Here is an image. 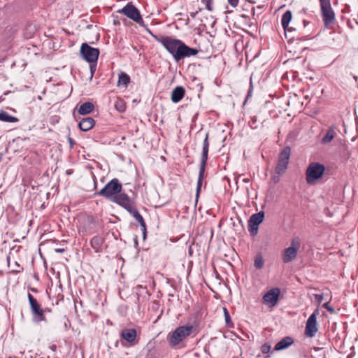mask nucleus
<instances>
[{
  "instance_id": "obj_3",
  "label": "nucleus",
  "mask_w": 358,
  "mask_h": 358,
  "mask_svg": "<svg viewBox=\"0 0 358 358\" xmlns=\"http://www.w3.org/2000/svg\"><path fill=\"white\" fill-rule=\"evenodd\" d=\"M208 148H209V142H208V134H206V137L203 142V148H202V155H201V164H200V169H199V177L197 180V185H196V199L199 197L202 182L204 178V173H205V168L206 165V162L208 160Z\"/></svg>"
},
{
  "instance_id": "obj_14",
  "label": "nucleus",
  "mask_w": 358,
  "mask_h": 358,
  "mask_svg": "<svg viewBox=\"0 0 358 358\" xmlns=\"http://www.w3.org/2000/svg\"><path fill=\"white\" fill-rule=\"evenodd\" d=\"M280 294V290L279 288H273L264 295L262 302L268 307L273 308L277 304Z\"/></svg>"
},
{
  "instance_id": "obj_16",
  "label": "nucleus",
  "mask_w": 358,
  "mask_h": 358,
  "mask_svg": "<svg viewBox=\"0 0 358 358\" xmlns=\"http://www.w3.org/2000/svg\"><path fill=\"white\" fill-rule=\"evenodd\" d=\"M185 94V88L182 86H177L171 92V99L173 103H178L182 99Z\"/></svg>"
},
{
  "instance_id": "obj_27",
  "label": "nucleus",
  "mask_w": 358,
  "mask_h": 358,
  "mask_svg": "<svg viewBox=\"0 0 358 358\" xmlns=\"http://www.w3.org/2000/svg\"><path fill=\"white\" fill-rule=\"evenodd\" d=\"M7 262H8V266L10 268V272L13 273H20L23 268L20 266V265L17 262H15L13 264H11L10 262V257H7Z\"/></svg>"
},
{
  "instance_id": "obj_36",
  "label": "nucleus",
  "mask_w": 358,
  "mask_h": 358,
  "mask_svg": "<svg viewBox=\"0 0 358 358\" xmlns=\"http://www.w3.org/2000/svg\"><path fill=\"white\" fill-rule=\"evenodd\" d=\"M324 308H325L328 311H329L330 313H334V308L331 307L329 306V303H326L324 304Z\"/></svg>"
},
{
  "instance_id": "obj_7",
  "label": "nucleus",
  "mask_w": 358,
  "mask_h": 358,
  "mask_svg": "<svg viewBox=\"0 0 358 358\" xmlns=\"http://www.w3.org/2000/svg\"><path fill=\"white\" fill-rule=\"evenodd\" d=\"M301 243L299 238H294L291 241L289 247L285 248L282 254V260L285 264L292 262L297 256Z\"/></svg>"
},
{
  "instance_id": "obj_2",
  "label": "nucleus",
  "mask_w": 358,
  "mask_h": 358,
  "mask_svg": "<svg viewBox=\"0 0 358 358\" xmlns=\"http://www.w3.org/2000/svg\"><path fill=\"white\" fill-rule=\"evenodd\" d=\"M195 330L192 324L179 326L167 336V341L171 348L179 345L182 341L189 337Z\"/></svg>"
},
{
  "instance_id": "obj_15",
  "label": "nucleus",
  "mask_w": 358,
  "mask_h": 358,
  "mask_svg": "<svg viewBox=\"0 0 358 358\" xmlns=\"http://www.w3.org/2000/svg\"><path fill=\"white\" fill-rule=\"evenodd\" d=\"M317 330L316 315L313 313L307 320L305 334L308 337L313 338L315 336Z\"/></svg>"
},
{
  "instance_id": "obj_32",
  "label": "nucleus",
  "mask_w": 358,
  "mask_h": 358,
  "mask_svg": "<svg viewBox=\"0 0 358 358\" xmlns=\"http://www.w3.org/2000/svg\"><path fill=\"white\" fill-rule=\"evenodd\" d=\"M212 1L213 0H201V2L206 4V8L209 11L213 10Z\"/></svg>"
},
{
  "instance_id": "obj_40",
  "label": "nucleus",
  "mask_w": 358,
  "mask_h": 358,
  "mask_svg": "<svg viewBox=\"0 0 358 358\" xmlns=\"http://www.w3.org/2000/svg\"><path fill=\"white\" fill-rule=\"evenodd\" d=\"M55 252L57 253H63L65 250L64 248H56L55 249Z\"/></svg>"
},
{
  "instance_id": "obj_38",
  "label": "nucleus",
  "mask_w": 358,
  "mask_h": 358,
  "mask_svg": "<svg viewBox=\"0 0 358 358\" xmlns=\"http://www.w3.org/2000/svg\"><path fill=\"white\" fill-rule=\"evenodd\" d=\"M315 297L319 303H320L323 299V296L322 294H315Z\"/></svg>"
},
{
  "instance_id": "obj_24",
  "label": "nucleus",
  "mask_w": 358,
  "mask_h": 358,
  "mask_svg": "<svg viewBox=\"0 0 358 358\" xmlns=\"http://www.w3.org/2000/svg\"><path fill=\"white\" fill-rule=\"evenodd\" d=\"M0 120L6 122H16L18 119L14 116L9 115L4 110L0 111Z\"/></svg>"
},
{
  "instance_id": "obj_46",
  "label": "nucleus",
  "mask_w": 358,
  "mask_h": 358,
  "mask_svg": "<svg viewBox=\"0 0 358 358\" xmlns=\"http://www.w3.org/2000/svg\"><path fill=\"white\" fill-rule=\"evenodd\" d=\"M9 358H11V357H9Z\"/></svg>"
},
{
  "instance_id": "obj_22",
  "label": "nucleus",
  "mask_w": 358,
  "mask_h": 358,
  "mask_svg": "<svg viewBox=\"0 0 358 358\" xmlns=\"http://www.w3.org/2000/svg\"><path fill=\"white\" fill-rule=\"evenodd\" d=\"M94 109V106L91 102L83 103L78 108V113L85 115L90 113Z\"/></svg>"
},
{
  "instance_id": "obj_23",
  "label": "nucleus",
  "mask_w": 358,
  "mask_h": 358,
  "mask_svg": "<svg viewBox=\"0 0 358 358\" xmlns=\"http://www.w3.org/2000/svg\"><path fill=\"white\" fill-rule=\"evenodd\" d=\"M129 82H130V77L128 74H127L124 72H121L119 74L118 82H117L118 86L122 85L123 87H127L128 84L129 83Z\"/></svg>"
},
{
  "instance_id": "obj_26",
  "label": "nucleus",
  "mask_w": 358,
  "mask_h": 358,
  "mask_svg": "<svg viewBox=\"0 0 358 358\" xmlns=\"http://www.w3.org/2000/svg\"><path fill=\"white\" fill-rule=\"evenodd\" d=\"M92 247L96 252H98L103 244V239L99 236H94L90 241Z\"/></svg>"
},
{
  "instance_id": "obj_33",
  "label": "nucleus",
  "mask_w": 358,
  "mask_h": 358,
  "mask_svg": "<svg viewBox=\"0 0 358 358\" xmlns=\"http://www.w3.org/2000/svg\"><path fill=\"white\" fill-rule=\"evenodd\" d=\"M261 350L262 352L264 354L268 353L269 351L271 350V345L267 343H265L262 346Z\"/></svg>"
},
{
  "instance_id": "obj_17",
  "label": "nucleus",
  "mask_w": 358,
  "mask_h": 358,
  "mask_svg": "<svg viewBox=\"0 0 358 358\" xmlns=\"http://www.w3.org/2000/svg\"><path fill=\"white\" fill-rule=\"evenodd\" d=\"M338 129L335 125H331L327 129L326 134L323 136L321 140L322 143L327 144L330 143L336 136Z\"/></svg>"
},
{
  "instance_id": "obj_12",
  "label": "nucleus",
  "mask_w": 358,
  "mask_h": 358,
  "mask_svg": "<svg viewBox=\"0 0 358 358\" xmlns=\"http://www.w3.org/2000/svg\"><path fill=\"white\" fill-rule=\"evenodd\" d=\"M111 201L123 207L129 213L136 207L131 198L126 193H122V192L113 196Z\"/></svg>"
},
{
  "instance_id": "obj_34",
  "label": "nucleus",
  "mask_w": 358,
  "mask_h": 358,
  "mask_svg": "<svg viewBox=\"0 0 358 358\" xmlns=\"http://www.w3.org/2000/svg\"><path fill=\"white\" fill-rule=\"evenodd\" d=\"M238 2L239 0H228V3L234 8L238 6Z\"/></svg>"
},
{
  "instance_id": "obj_39",
  "label": "nucleus",
  "mask_w": 358,
  "mask_h": 358,
  "mask_svg": "<svg viewBox=\"0 0 358 358\" xmlns=\"http://www.w3.org/2000/svg\"><path fill=\"white\" fill-rule=\"evenodd\" d=\"M202 10V8H199V10L196 11V12H192L190 13V16L192 17V18H195L196 15L198 14V13L199 11H201Z\"/></svg>"
},
{
  "instance_id": "obj_44",
  "label": "nucleus",
  "mask_w": 358,
  "mask_h": 358,
  "mask_svg": "<svg viewBox=\"0 0 358 358\" xmlns=\"http://www.w3.org/2000/svg\"><path fill=\"white\" fill-rule=\"evenodd\" d=\"M352 354H350L347 356V358H352Z\"/></svg>"
},
{
  "instance_id": "obj_31",
  "label": "nucleus",
  "mask_w": 358,
  "mask_h": 358,
  "mask_svg": "<svg viewBox=\"0 0 358 358\" xmlns=\"http://www.w3.org/2000/svg\"><path fill=\"white\" fill-rule=\"evenodd\" d=\"M258 122H259V120L257 119V117L254 115L250 117V120L248 122V124L252 129H255L259 127Z\"/></svg>"
},
{
  "instance_id": "obj_41",
  "label": "nucleus",
  "mask_w": 358,
  "mask_h": 358,
  "mask_svg": "<svg viewBox=\"0 0 358 358\" xmlns=\"http://www.w3.org/2000/svg\"><path fill=\"white\" fill-rule=\"evenodd\" d=\"M51 350H53V351H55L56 349H57V345H52L51 347H50Z\"/></svg>"
},
{
  "instance_id": "obj_19",
  "label": "nucleus",
  "mask_w": 358,
  "mask_h": 358,
  "mask_svg": "<svg viewBox=\"0 0 358 358\" xmlns=\"http://www.w3.org/2000/svg\"><path fill=\"white\" fill-rule=\"evenodd\" d=\"M129 213L131 214L134 216V217L136 220V221L140 224V225L142 228V231H143V238L145 239L146 237L147 231H146V224H145L143 217L138 213V211L136 207L134 208V210L130 211Z\"/></svg>"
},
{
  "instance_id": "obj_25",
  "label": "nucleus",
  "mask_w": 358,
  "mask_h": 358,
  "mask_svg": "<svg viewBox=\"0 0 358 358\" xmlns=\"http://www.w3.org/2000/svg\"><path fill=\"white\" fill-rule=\"evenodd\" d=\"M292 14L290 10H287L282 16L281 24L285 30L287 29L289 23L292 20Z\"/></svg>"
},
{
  "instance_id": "obj_5",
  "label": "nucleus",
  "mask_w": 358,
  "mask_h": 358,
  "mask_svg": "<svg viewBox=\"0 0 358 358\" xmlns=\"http://www.w3.org/2000/svg\"><path fill=\"white\" fill-rule=\"evenodd\" d=\"M322 21L326 27L333 24L336 21V16L333 10L330 0H319Z\"/></svg>"
},
{
  "instance_id": "obj_42",
  "label": "nucleus",
  "mask_w": 358,
  "mask_h": 358,
  "mask_svg": "<svg viewBox=\"0 0 358 358\" xmlns=\"http://www.w3.org/2000/svg\"><path fill=\"white\" fill-rule=\"evenodd\" d=\"M88 220H89V221H90V222H94V218H93L92 217H90L88 218Z\"/></svg>"
},
{
  "instance_id": "obj_11",
  "label": "nucleus",
  "mask_w": 358,
  "mask_h": 358,
  "mask_svg": "<svg viewBox=\"0 0 358 358\" xmlns=\"http://www.w3.org/2000/svg\"><path fill=\"white\" fill-rule=\"evenodd\" d=\"M27 297L31 310L33 314L34 320L37 322L46 321L45 310L41 308V305L38 303L37 300L30 293H28Z\"/></svg>"
},
{
  "instance_id": "obj_30",
  "label": "nucleus",
  "mask_w": 358,
  "mask_h": 358,
  "mask_svg": "<svg viewBox=\"0 0 358 358\" xmlns=\"http://www.w3.org/2000/svg\"><path fill=\"white\" fill-rule=\"evenodd\" d=\"M223 312H224V320H225V322L227 324V326L229 327H233V323H232V322L231 320V317H230V315H229V313L227 308L224 307L223 308Z\"/></svg>"
},
{
  "instance_id": "obj_20",
  "label": "nucleus",
  "mask_w": 358,
  "mask_h": 358,
  "mask_svg": "<svg viewBox=\"0 0 358 358\" xmlns=\"http://www.w3.org/2000/svg\"><path fill=\"white\" fill-rule=\"evenodd\" d=\"M294 343L293 338L290 336H286L278 342L274 348L275 350H282L287 348Z\"/></svg>"
},
{
  "instance_id": "obj_13",
  "label": "nucleus",
  "mask_w": 358,
  "mask_h": 358,
  "mask_svg": "<svg viewBox=\"0 0 358 358\" xmlns=\"http://www.w3.org/2000/svg\"><path fill=\"white\" fill-rule=\"evenodd\" d=\"M264 217V211H260L250 216L248 220V231L251 236H254L257 235L258 231V226L263 222Z\"/></svg>"
},
{
  "instance_id": "obj_28",
  "label": "nucleus",
  "mask_w": 358,
  "mask_h": 358,
  "mask_svg": "<svg viewBox=\"0 0 358 358\" xmlns=\"http://www.w3.org/2000/svg\"><path fill=\"white\" fill-rule=\"evenodd\" d=\"M264 264V261L262 256L259 254L257 255L255 259V262H254L255 267L257 269H261L263 268Z\"/></svg>"
},
{
  "instance_id": "obj_37",
  "label": "nucleus",
  "mask_w": 358,
  "mask_h": 358,
  "mask_svg": "<svg viewBox=\"0 0 358 358\" xmlns=\"http://www.w3.org/2000/svg\"><path fill=\"white\" fill-rule=\"evenodd\" d=\"M68 141L70 144V147L72 148L73 147V145H75L74 140L71 137H68Z\"/></svg>"
},
{
  "instance_id": "obj_9",
  "label": "nucleus",
  "mask_w": 358,
  "mask_h": 358,
  "mask_svg": "<svg viewBox=\"0 0 358 358\" xmlns=\"http://www.w3.org/2000/svg\"><path fill=\"white\" fill-rule=\"evenodd\" d=\"M291 154V148L289 146H286L280 152L278 156V164L275 167V172L278 175L283 174L289 164V157Z\"/></svg>"
},
{
  "instance_id": "obj_4",
  "label": "nucleus",
  "mask_w": 358,
  "mask_h": 358,
  "mask_svg": "<svg viewBox=\"0 0 358 358\" xmlns=\"http://www.w3.org/2000/svg\"><path fill=\"white\" fill-rule=\"evenodd\" d=\"M325 171L323 164L317 162H311L306 171V182L309 185L314 184L316 180L320 179Z\"/></svg>"
},
{
  "instance_id": "obj_21",
  "label": "nucleus",
  "mask_w": 358,
  "mask_h": 358,
  "mask_svg": "<svg viewBox=\"0 0 358 358\" xmlns=\"http://www.w3.org/2000/svg\"><path fill=\"white\" fill-rule=\"evenodd\" d=\"M95 124V120L90 117L83 118L79 123V128L84 131L91 129Z\"/></svg>"
},
{
  "instance_id": "obj_35",
  "label": "nucleus",
  "mask_w": 358,
  "mask_h": 358,
  "mask_svg": "<svg viewBox=\"0 0 358 358\" xmlns=\"http://www.w3.org/2000/svg\"><path fill=\"white\" fill-rule=\"evenodd\" d=\"M90 72H91V76L92 77L95 71H96V64L93 63H90Z\"/></svg>"
},
{
  "instance_id": "obj_1",
  "label": "nucleus",
  "mask_w": 358,
  "mask_h": 358,
  "mask_svg": "<svg viewBox=\"0 0 358 358\" xmlns=\"http://www.w3.org/2000/svg\"><path fill=\"white\" fill-rule=\"evenodd\" d=\"M149 33L156 41L163 45L176 62L186 57L195 56L199 52L197 49L189 47L180 39L171 36L155 35L150 31Z\"/></svg>"
},
{
  "instance_id": "obj_45",
  "label": "nucleus",
  "mask_w": 358,
  "mask_h": 358,
  "mask_svg": "<svg viewBox=\"0 0 358 358\" xmlns=\"http://www.w3.org/2000/svg\"><path fill=\"white\" fill-rule=\"evenodd\" d=\"M66 173H67V174H70V173H71V171H66Z\"/></svg>"
},
{
  "instance_id": "obj_43",
  "label": "nucleus",
  "mask_w": 358,
  "mask_h": 358,
  "mask_svg": "<svg viewBox=\"0 0 358 358\" xmlns=\"http://www.w3.org/2000/svg\"><path fill=\"white\" fill-rule=\"evenodd\" d=\"M43 310H45V313H46V312H50V311H51V310H50V309H49V308H47L43 309Z\"/></svg>"
},
{
  "instance_id": "obj_18",
  "label": "nucleus",
  "mask_w": 358,
  "mask_h": 358,
  "mask_svg": "<svg viewBox=\"0 0 358 358\" xmlns=\"http://www.w3.org/2000/svg\"><path fill=\"white\" fill-rule=\"evenodd\" d=\"M120 336L128 343H133L136 338V331L134 329H124L121 331Z\"/></svg>"
},
{
  "instance_id": "obj_29",
  "label": "nucleus",
  "mask_w": 358,
  "mask_h": 358,
  "mask_svg": "<svg viewBox=\"0 0 358 358\" xmlns=\"http://www.w3.org/2000/svg\"><path fill=\"white\" fill-rule=\"evenodd\" d=\"M115 108L119 112H124L126 109L124 101L122 99H117L115 103Z\"/></svg>"
},
{
  "instance_id": "obj_10",
  "label": "nucleus",
  "mask_w": 358,
  "mask_h": 358,
  "mask_svg": "<svg viewBox=\"0 0 358 358\" xmlns=\"http://www.w3.org/2000/svg\"><path fill=\"white\" fill-rule=\"evenodd\" d=\"M82 57L89 63H96L99 50L97 48L90 46L87 43H84L81 45L80 50Z\"/></svg>"
},
{
  "instance_id": "obj_6",
  "label": "nucleus",
  "mask_w": 358,
  "mask_h": 358,
  "mask_svg": "<svg viewBox=\"0 0 358 358\" xmlns=\"http://www.w3.org/2000/svg\"><path fill=\"white\" fill-rule=\"evenodd\" d=\"M122 186L117 178L112 179L101 189L98 195L112 200L113 196L122 192Z\"/></svg>"
},
{
  "instance_id": "obj_8",
  "label": "nucleus",
  "mask_w": 358,
  "mask_h": 358,
  "mask_svg": "<svg viewBox=\"0 0 358 358\" xmlns=\"http://www.w3.org/2000/svg\"><path fill=\"white\" fill-rule=\"evenodd\" d=\"M119 13H122L129 19L132 20L135 22L140 25L143 24L144 22L138 8L132 4V3H128L122 9L117 11Z\"/></svg>"
}]
</instances>
